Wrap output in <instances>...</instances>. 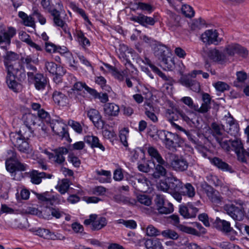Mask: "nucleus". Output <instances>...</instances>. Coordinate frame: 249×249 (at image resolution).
<instances>
[{
	"mask_svg": "<svg viewBox=\"0 0 249 249\" xmlns=\"http://www.w3.org/2000/svg\"><path fill=\"white\" fill-rule=\"evenodd\" d=\"M159 135L167 149L174 150L177 147L179 146L180 140L176 134L164 130L160 131Z\"/></svg>",
	"mask_w": 249,
	"mask_h": 249,
	"instance_id": "obj_5",
	"label": "nucleus"
},
{
	"mask_svg": "<svg viewBox=\"0 0 249 249\" xmlns=\"http://www.w3.org/2000/svg\"><path fill=\"white\" fill-rule=\"evenodd\" d=\"M19 55L12 51H7L5 54L3 56L4 65L12 64L13 63L18 60L19 59Z\"/></svg>",
	"mask_w": 249,
	"mask_h": 249,
	"instance_id": "obj_33",
	"label": "nucleus"
},
{
	"mask_svg": "<svg viewBox=\"0 0 249 249\" xmlns=\"http://www.w3.org/2000/svg\"><path fill=\"white\" fill-rule=\"evenodd\" d=\"M16 34V30L13 27L6 29L4 26H0V45L4 43L10 45L11 39Z\"/></svg>",
	"mask_w": 249,
	"mask_h": 249,
	"instance_id": "obj_10",
	"label": "nucleus"
},
{
	"mask_svg": "<svg viewBox=\"0 0 249 249\" xmlns=\"http://www.w3.org/2000/svg\"><path fill=\"white\" fill-rule=\"evenodd\" d=\"M236 81L233 82L234 86L237 87L239 85V83H243L247 79V74L246 72L243 71H237L236 73Z\"/></svg>",
	"mask_w": 249,
	"mask_h": 249,
	"instance_id": "obj_54",
	"label": "nucleus"
},
{
	"mask_svg": "<svg viewBox=\"0 0 249 249\" xmlns=\"http://www.w3.org/2000/svg\"><path fill=\"white\" fill-rule=\"evenodd\" d=\"M107 220L106 218L104 217H99L97 216L93 220L92 223V226L91 227V229L93 231H98L104 227L107 224Z\"/></svg>",
	"mask_w": 249,
	"mask_h": 249,
	"instance_id": "obj_36",
	"label": "nucleus"
},
{
	"mask_svg": "<svg viewBox=\"0 0 249 249\" xmlns=\"http://www.w3.org/2000/svg\"><path fill=\"white\" fill-rule=\"evenodd\" d=\"M45 67L48 71L53 74L64 75L65 73L62 67L58 66L53 62H46Z\"/></svg>",
	"mask_w": 249,
	"mask_h": 249,
	"instance_id": "obj_27",
	"label": "nucleus"
},
{
	"mask_svg": "<svg viewBox=\"0 0 249 249\" xmlns=\"http://www.w3.org/2000/svg\"><path fill=\"white\" fill-rule=\"evenodd\" d=\"M95 173L98 176H103L106 178H100L99 180L101 182H107L111 178V172L109 171L105 170H96Z\"/></svg>",
	"mask_w": 249,
	"mask_h": 249,
	"instance_id": "obj_48",
	"label": "nucleus"
},
{
	"mask_svg": "<svg viewBox=\"0 0 249 249\" xmlns=\"http://www.w3.org/2000/svg\"><path fill=\"white\" fill-rule=\"evenodd\" d=\"M202 99L203 103L200 107L198 105L195 108V110L201 113L208 112L211 108V99L210 94H202Z\"/></svg>",
	"mask_w": 249,
	"mask_h": 249,
	"instance_id": "obj_22",
	"label": "nucleus"
},
{
	"mask_svg": "<svg viewBox=\"0 0 249 249\" xmlns=\"http://www.w3.org/2000/svg\"><path fill=\"white\" fill-rule=\"evenodd\" d=\"M136 5L137 9L145 11L149 13H151L153 11L152 6L149 4L139 2L136 3Z\"/></svg>",
	"mask_w": 249,
	"mask_h": 249,
	"instance_id": "obj_59",
	"label": "nucleus"
},
{
	"mask_svg": "<svg viewBox=\"0 0 249 249\" xmlns=\"http://www.w3.org/2000/svg\"><path fill=\"white\" fill-rule=\"evenodd\" d=\"M180 229L182 231L185 232L187 233L196 236H199V231H196L194 228L185 226H181Z\"/></svg>",
	"mask_w": 249,
	"mask_h": 249,
	"instance_id": "obj_61",
	"label": "nucleus"
},
{
	"mask_svg": "<svg viewBox=\"0 0 249 249\" xmlns=\"http://www.w3.org/2000/svg\"><path fill=\"white\" fill-rule=\"evenodd\" d=\"M36 196L39 200L46 202L47 204H52V201L53 200V198L48 197L47 193L41 194H37Z\"/></svg>",
	"mask_w": 249,
	"mask_h": 249,
	"instance_id": "obj_62",
	"label": "nucleus"
},
{
	"mask_svg": "<svg viewBox=\"0 0 249 249\" xmlns=\"http://www.w3.org/2000/svg\"><path fill=\"white\" fill-rule=\"evenodd\" d=\"M181 110L178 109L176 108H172L171 109H168L166 110V114L168 117L169 121L173 125H176L180 130H183L185 134L188 136V138L191 140L193 139L191 138V134L189 132L183 129L180 126L176 124L173 123L174 121L178 120L180 118V114Z\"/></svg>",
	"mask_w": 249,
	"mask_h": 249,
	"instance_id": "obj_11",
	"label": "nucleus"
},
{
	"mask_svg": "<svg viewBox=\"0 0 249 249\" xmlns=\"http://www.w3.org/2000/svg\"><path fill=\"white\" fill-rule=\"evenodd\" d=\"M183 185L182 182L176 177H168L164 181L160 182L159 188L165 192L180 191Z\"/></svg>",
	"mask_w": 249,
	"mask_h": 249,
	"instance_id": "obj_3",
	"label": "nucleus"
},
{
	"mask_svg": "<svg viewBox=\"0 0 249 249\" xmlns=\"http://www.w3.org/2000/svg\"><path fill=\"white\" fill-rule=\"evenodd\" d=\"M170 166L173 170L181 172L187 170L189 163L187 160L182 156L172 155Z\"/></svg>",
	"mask_w": 249,
	"mask_h": 249,
	"instance_id": "obj_6",
	"label": "nucleus"
},
{
	"mask_svg": "<svg viewBox=\"0 0 249 249\" xmlns=\"http://www.w3.org/2000/svg\"><path fill=\"white\" fill-rule=\"evenodd\" d=\"M88 116L98 129H103L105 122L102 119L99 112L96 109L91 108L87 113Z\"/></svg>",
	"mask_w": 249,
	"mask_h": 249,
	"instance_id": "obj_12",
	"label": "nucleus"
},
{
	"mask_svg": "<svg viewBox=\"0 0 249 249\" xmlns=\"http://www.w3.org/2000/svg\"><path fill=\"white\" fill-rule=\"evenodd\" d=\"M28 137H30V135L24 134L21 130L18 133H11L10 135V140L13 144L23 153L28 152L29 146L26 141Z\"/></svg>",
	"mask_w": 249,
	"mask_h": 249,
	"instance_id": "obj_2",
	"label": "nucleus"
},
{
	"mask_svg": "<svg viewBox=\"0 0 249 249\" xmlns=\"http://www.w3.org/2000/svg\"><path fill=\"white\" fill-rule=\"evenodd\" d=\"M224 53L229 56H233L235 54L246 57L248 55V51L246 48L238 44L232 43L226 46L224 50Z\"/></svg>",
	"mask_w": 249,
	"mask_h": 249,
	"instance_id": "obj_7",
	"label": "nucleus"
},
{
	"mask_svg": "<svg viewBox=\"0 0 249 249\" xmlns=\"http://www.w3.org/2000/svg\"><path fill=\"white\" fill-rule=\"evenodd\" d=\"M160 214H168L172 213L173 210V205L169 202L165 203L164 205L157 209Z\"/></svg>",
	"mask_w": 249,
	"mask_h": 249,
	"instance_id": "obj_47",
	"label": "nucleus"
},
{
	"mask_svg": "<svg viewBox=\"0 0 249 249\" xmlns=\"http://www.w3.org/2000/svg\"><path fill=\"white\" fill-rule=\"evenodd\" d=\"M142 229L148 236H157L161 234V232L152 225H149L146 228L142 227Z\"/></svg>",
	"mask_w": 249,
	"mask_h": 249,
	"instance_id": "obj_42",
	"label": "nucleus"
},
{
	"mask_svg": "<svg viewBox=\"0 0 249 249\" xmlns=\"http://www.w3.org/2000/svg\"><path fill=\"white\" fill-rule=\"evenodd\" d=\"M4 66L7 72L6 78H13L15 79L19 71V69L18 68H15L14 64Z\"/></svg>",
	"mask_w": 249,
	"mask_h": 249,
	"instance_id": "obj_45",
	"label": "nucleus"
},
{
	"mask_svg": "<svg viewBox=\"0 0 249 249\" xmlns=\"http://www.w3.org/2000/svg\"><path fill=\"white\" fill-rule=\"evenodd\" d=\"M84 141L89 144L90 147L93 148H98L102 151L105 150V148L103 145L100 142L98 138L93 135L86 136L84 138Z\"/></svg>",
	"mask_w": 249,
	"mask_h": 249,
	"instance_id": "obj_26",
	"label": "nucleus"
},
{
	"mask_svg": "<svg viewBox=\"0 0 249 249\" xmlns=\"http://www.w3.org/2000/svg\"><path fill=\"white\" fill-rule=\"evenodd\" d=\"M54 153L53 161L55 163L61 165L65 161L64 155H66L68 153V150L65 147H60L53 150Z\"/></svg>",
	"mask_w": 249,
	"mask_h": 249,
	"instance_id": "obj_21",
	"label": "nucleus"
},
{
	"mask_svg": "<svg viewBox=\"0 0 249 249\" xmlns=\"http://www.w3.org/2000/svg\"><path fill=\"white\" fill-rule=\"evenodd\" d=\"M168 18L167 24L169 26H177L178 25L180 17L176 14L169 11L168 12Z\"/></svg>",
	"mask_w": 249,
	"mask_h": 249,
	"instance_id": "obj_41",
	"label": "nucleus"
},
{
	"mask_svg": "<svg viewBox=\"0 0 249 249\" xmlns=\"http://www.w3.org/2000/svg\"><path fill=\"white\" fill-rule=\"evenodd\" d=\"M168 165L167 162L165 161L164 164L158 163L154 164L155 171L153 174V177L156 178H160V177H165L167 174V170L165 167Z\"/></svg>",
	"mask_w": 249,
	"mask_h": 249,
	"instance_id": "obj_30",
	"label": "nucleus"
},
{
	"mask_svg": "<svg viewBox=\"0 0 249 249\" xmlns=\"http://www.w3.org/2000/svg\"><path fill=\"white\" fill-rule=\"evenodd\" d=\"M198 210L192 203H188V206H180L179 213L185 218L195 217Z\"/></svg>",
	"mask_w": 249,
	"mask_h": 249,
	"instance_id": "obj_14",
	"label": "nucleus"
},
{
	"mask_svg": "<svg viewBox=\"0 0 249 249\" xmlns=\"http://www.w3.org/2000/svg\"><path fill=\"white\" fill-rule=\"evenodd\" d=\"M243 146L241 141L240 140L236 139L232 141L231 142V149L235 151L238 158L242 157L243 158Z\"/></svg>",
	"mask_w": 249,
	"mask_h": 249,
	"instance_id": "obj_34",
	"label": "nucleus"
},
{
	"mask_svg": "<svg viewBox=\"0 0 249 249\" xmlns=\"http://www.w3.org/2000/svg\"><path fill=\"white\" fill-rule=\"evenodd\" d=\"M27 75L29 80H34V85L36 89L42 90L46 87L47 79L43 74L36 73L34 74L33 72H28Z\"/></svg>",
	"mask_w": 249,
	"mask_h": 249,
	"instance_id": "obj_8",
	"label": "nucleus"
},
{
	"mask_svg": "<svg viewBox=\"0 0 249 249\" xmlns=\"http://www.w3.org/2000/svg\"><path fill=\"white\" fill-rule=\"evenodd\" d=\"M105 66L116 79L119 81L123 80L124 75L122 72L119 71L115 67L107 64H105Z\"/></svg>",
	"mask_w": 249,
	"mask_h": 249,
	"instance_id": "obj_46",
	"label": "nucleus"
},
{
	"mask_svg": "<svg viewBox=\"0 0 249 249\" xmlns=\"http://www.w3.org/2000/svg\"><path fill=\"white\" fill-rule=\"evenodd\" d=\"M120 111L119 107L114 103H107L104 106V112L106 116L116 117Z\"/></svg>",
	"mask_w": 249,
	"mask_h": 249,
	"instance_id": "obj_25",
	"label": "nucleus"
},
{
	"mask_svg": "<svg viewBox=\"0 0 249 249\" xmlns=\"http://www.w3.org/2000/svg\"><path fill=\"white\" fill-rule=\"evenodd\" d=\"M218 34L216 30H207L201 35V39L206 44L217 45L218 43Z\"/></svg>",
	"mask_w": 249,
	"mask_h": 249,
	"instance_id": "obj_13",
	"label": "nucleus"
},
{
	"mask_svg": "<svg viewBox=\"0 0 249 249\" xmlns=\"http://www.w3.org/2000/svg\"><path fill=\"white\" fill-rule=\"evenodd\" d=\"M211 134L216 141H220L222 138H226L227 135L223 132L224 126L216 123H213L211 125Z\"/></svg>",
	"mask_w": 249,
	"mask_h": 249,
	"instance_id": "obj_16",
	"label": "nucleus"
},
{
	"mask_svg": "<svg viewBox=\"0 0 249 249\" xmlns=\"http://www.w3.org/2000/svg\"><path fill=\"white\" fill-rule=\"evenodd\" d=\"M6 83L8 87L15 92H20L21 85L17 83L15 79L13 78H6Z\"/></svg>",
	"mask_w": 249,
	"mask_h": 249,
	"instance_id": "obj_43",
	"label": "nucleus"
},
{
	"mask_svg": "<svg viewBox=\"0 0 249 249\" xmlns=\"http://www.w3.org/2000/svg\"><path fill=\"white\" fill-rule=\"evenodd\" d=\"M29 174L31 182L34 184H40L41 182L42 178H51L52 177L51 174H48L43 172H39L35 170L29 172Z\"/></svg>",
	"mask_w": 249,
	"mask_h": 249,
	"instance_id": "obj_17",
	"label": "nucleus"
},
{
	"mask_svg": "<svg viewBox=\"0 0 249 249\" xmlns=\"http://www.w3.org/2000/svg\"><path fill=\"white\" fill-rule=\"evenodd\" d=\"M223 209L234 220L241 221L244 217V208L241 201L226 204L223 206Z\"/></svg>",
	"mask_w": 249,
	"mask_h": 249,
	"instance_id": "obj_1",
	"label": "nucleus"
},
{
	"mask_svg": "<svg viewBox=\"0 0 249 249\" xmlns=\"http://www.w3.org/2000/svg\"><path fill=\"white\" fill-rule=\"evenodd\" d=\"M161 61L162 63V65L164 69H166L169 71H172L174 68V60L172 58H171L169 55L162 59Z\"/></svg>",
	"mask_w": 249,
	"mask_h": 249,
	"instance_id": "obj_52",
	"label": "nucleus"
},
{
	"mask_svg": "<svg viewBox=\"0 0 249 249\" xmlns=\"http://www.w3.org/2000/svg\"><path fill=\"white\" fill-rule=\"evenodd\" d=\"M138 201L141 204L146 206H149L151 204V199L146 195H139L138 196Z\"/></svg>",
	"mask_w": 249,
	"mask_h": 249,
	"instance_id": "obj_64",
	"label": "nucleus"
},
{
	"mask_svg": "<svg viewBox=\"0 0 249 249\" xmlns=\"http://www.w3.org/2000/svg\"><path fill=\"white\" fill-rule=\"evenodd\" d=\"M181 192L183 196H187L189 197H193L196 194L195 188L189 183L182 186Z\"/></svg>",
	"mask_w": 249,
	"mask_h": 249,
	"instance_id": "obj_39",
	"label": "nucleus"
},
{
	"mask_svg": "<svg viewBox=\"0 0 249 249\" xmlns=\"http://www.w3.org/2000/svg\"><path fill=\"white\" fill-rule=\"evenodd\" d=\"M114 201L118 203H123L124 204L134 205L136 201L134 199L130 198L121 194L115 195L113 197Z\"/></svg>",
	"mask_w": 249,
	"mask_h": 249,
	"instance_id": "obj_37",
	"label": "nucleus"
},
{
	"mask_svg": "<svg viewBox=\"0 0 249 249\" xmlns=\"http://www.w3.org/2000/svg\"><path fill=\"white\" fill-rule=\"evenodd\" d=\"M181 11L187 18H192L195 15V11L193 8L189 5L184 4L182 6Z\"/></svg>",
	"mask_w": 249,
	"mask_h": 249,
	"instance_id": "obj_56",
	"label": "nucleus"
},
{
	"mask_svg": "<svg viewBox=\"0 0 249 249\" xmlns=\"http://www.w3.org/2000/svg\"><path fill=\"white\" fill-rule=\"evenodd\" d=\"M5 166L7 171L11 173L12 177H13V179L17 180L23 178L22 174L18 171H25L28 167L26 164L20 162L18 159L14 161V163H9L8 160H6Z\"/></svg>",
	"mask_w": 249,
	"mask_h": 249,
	"instance_id": "obj_4",
	"label": "nucleus"
},
{
	"mask_svg": "<svg viewBox=\"0 0 249 249\" xmlns=\"http://www.w3.org/2000/svg\"><path fill=\"white\" fill-rule=\"evenodd\" d=\"M35 234L45 239H49L51 231L45 229L38 228L34 231Z\"/></svg>",
	"mask_w": 249,
	"mask_h": 249,
	"instance_id": "obj_57",
	"label": "nucleus"
},
{
	"mask_svg": "<svg viewBox=\"0 0 249 249\" xmlns=\"http://www.w3.org/2000/svg\"><path fill=\"white\" fill-rule=\"evenodd\" d=\"M211 163L217 168L223 171L233 173L234 172L232 168L226 162L223 161L219 158L214 157L211 160Z\"/></svg>",
	"mask_w": 249,
	"mask_h": 249,
	"instance_id": "obj_24",
	"label": "nucleus"
},
{
	"mask_svg": "<svg viewBox=\"0 0 249 249\" xmlns=\"http://www.w3.org/2000/svg\"><path fill=\"white\" fill-rule=\"evenodd\" d=\"M53 99L59 106H64L68 103V98L65 94H53Z\"/></svg>",
	"mask_w": 249,
	"mask_h": 249,
	"instance_id": "obj_44",
	"label": "nucleus"
},
{
	"mask_svg": "<svg viewBox=\"0 0 249 249\" xmlns=\"http://www.w3.org/2000/svg\"><path fill=\"white\" fill-rule=\"evenodd\" d=\"M50 126L53 132L61 139H65L66 140L70 139L69 133L66 129V126L64 123L58 120H53L50 123Z\"/></svg>",
	"mask_w": 249,
	"mask_h": 249,
	"instance_id": "obj_9",
	"label": "nucleus"
},
{
	"mask_svg": "<svg viewBox=\"0 0 249 249\" xmlns=\"http://www.w3.org/2000/svg\"><path fill=\"white\" fill-rule=\"evenodd\" d=\"M72 89L74 91L85 92L86 91L89 93H98L95 89L89 87L85 83L81 82H76Z\"/></svg>",
	"mask_w": 249,
	"mask_h": 249,
	"instance_id": "obj_31",
	"label": "nucleus"
},
{
	"mask_svg": "<svg viewBox=\"0 0 249 249\" xmlns=\"http://www.w3.org/2000/svg\"><path fill=\"white\" fill-rule=\"evenodd\" d=\"M216 227L217 229L225 233H228L232 230L229 222L220 218L216 219Z\"/></svg>",
	"mask_w": 249,
	"mask_h": 249,
	"instance_id": "obj_35",
	"label": "nucleus"
},
{
	"mask_svg": "<svg viewBox=\"0 0 249 249\" xmlns=\"http://www.w3.org/2000/svg\"><path fill=\"white\" fill-rule=\"evenodd\" d=\"M69 188V182L67 180H63L58 187V191L61 194H64L67 192Z\"/></svg>",
	"mask_w": 249,
	"mask_h": 249,
	"instance_id": "obj_63",
	"label": "nucleus"
},
{
	"mask_svg": "<svg viewBox=\"0 0 249 249\" xmlns=\"http://www.w3.org/2000/svg\"><path fill=\"white\" fill-rule=\"evenodd\" d=\"M205 193L212 202L216 204H219L222 197L219 193L210 185H206L204 188Z\"/></svg>",
	"mask_w": 249,
	"mask_h": 249,
	"instance_id": "obj_18",
	"label": "nucleus"
},
{
	"mask_svg": "<svg viewBox=\"0 0 249 249\" xmlns=\"http://www.w3.org/2000/svg\"><path fill=\"white\" fill-rule=\"evenodd\" d=\"M18 16L23 21V24L26 26L35 27V23L31 16H28L26 13L20 11L18 13Z\"/></svg>",
	"mask_w": 249,
	"mask_h": 249,
	"instance_id": "obj_40",
	"label": "nucleus"
},
{
	"mask_svg": "<svg viewBox=\"0 0 249 249\" xmlns=\"http://www.w3.org/2000/svg\"><path fill=\"white\" fill-rule=\"evenodd\" d=\"M50 13L53 17V21L55 26L61 27L65 33L67 31V24L60 18V13L55 9L50 11Z\"/></svg>",
	"mask_w": 249,
	"mask_h": 249,
	"instance_id": "obj_23",
	"label": "nucleus"
},
{
	"mask_svg": "<svg viewBox=\"0 0 249 249\" xmlns=\"http://www.w3.org/2000/svg\"><path fill=\"white\" fill-rule=\"evenodd\" d=\"M129 130L128 128L124 127L120 131V138L122 144L125 147L128 146L127 138L128 136Z\"/></svg>",
	"mask_w": 249,
	"mask_h": 249,
	"instance_id": "obj_55",
	"label": "nucleus"
},
{
	"mask_svg": "<svg viewBox=\"0 0 249 249\" xmlns=\"http://www.w3.org/2000/svg\"><path fill=\"white\" fill-rule=\"evenodd\" d=\"M23 120L26 126L28 128L30 133L33 131L31 128L32 125H35L40 123L41 120L35 114L28 113L23 116Z\"/></svg>",
	"mask_w": 249,
	"mask_h": 249,
	"instance_id": "obj_20",
	"label": "nucleus"
},
{
	"mask_svg": "<svg viewBox=\"0 0 249 249\" xmlns=\"http://www.w3.org/2000/svg\"><path fill=\"white\" fill-rule=\"evenodd\" d=\"M21 60L24 64H26L27 69L32 71V72L36 71V68L32 64V62H35V60L30 55H27L25 58H22Z\"/></svg>",
	"mask_w": 249,
	"mask_h": 249,
	"instance_id": "obj_49",
	"label": "nucleus"
},
{
	"mask_svg": "<svg viewBox=\"0 0 249 249\" xmlns=\"http://www.w3.org/2000/svg\"><path fill=\"white\" fill-rule=\"evenodd\" d=\"M170 53L169 50L164 45L159 44L155 48L154 54L160 60L169 56Z\"/></svg>",
	"mask_w": 249,
	"mask_h": 249,
	"instance_id": "obj_28",
	"label": "nucleus"
},
{
	"mask_svg": "<svg viewBox=\"0 0 249 249\" xmlns=\"http://www.w3.org/2000/svg\"><path fill=\"white\" fill-rule=\"evenodd\" d=\"M161 234L165 238L176 240L178 238V234L175 231L167 229L161 232Z\"/></svg>",
	"mask_w": 249,
	"mask_h": 249,
	"instance_id": "obj_53",
	"label": "nucleus"
},
{
	"mask_svg": "<svg viewBox=\"0 0 249 249\" xmlns=\"http://www.w3.org/2000/svg\"><path fill=\"white\" fill-rule=\"evenodd\" d=\"M210 58L215 62H223L226 60V56L216 49H211L208 53Z\"/></svg>",
	"mask_w": 249,
	"mask_h": 249,
	"instance_id": "obj_29",
	"label": "nucleus"
},
{
	"mask_svg": "<svg viewBox=\"0 0 249 249\" xmlns=\"http://www.w3.org/2000/svg\"><path fill=\"white\" fill-rule=\"evenodd\" d=\"M180 83L190 88L193 92H198L200 89L199 83L188 76H182L180 79Z\"/></svg>",
	"mask_w": 249,
	"mask_h": 249,
	"instance_id": "obj_15",
	"label": "nucleus"
},
{
	"mask_svg": "<svg viewBox=\"0 0 249 249\" xmlns=\"http://www.w3.org/2000/svg\"><path fill=\"white\" fill-rule=\"evenodd\" d=\"M38 132L39 133L40 135L44 138L48 136L49 133V129L45 125V124L41 121L40 123L38 124Z\"/></svg>",
	"mask_w": 249,
	"mask_h": 249,
	"instance_id": "obj_60",
	"label": "nucleus"
},
{
	"mask_svg": "<svg viewBox=\"0 0 249 249\" xmlns=\"http://www.w3.org/2000/svg\"><path fill=\"white\" fill-rule=\"evenodd\" d=\"M146 249H163L162 244L159 239H148L144 243Z\"/></svg>",
	"mask_w": 249,
	"mask_h": 249,
	"instance_id": "obj_38",
	"label": "nucleus"
},
{
	"mask_svg": "<svg viewBox=\"0 0 249 249\" xmlns=\"http://www.w3.org/2000/svg\"><path fill=\"white\" fill-rule=\"evenodd\" d=\"M225 139L226 138H222L220 141H216V142L223 149L229 151L231 149V141Z\"/></svg>",
	"mask_w": 249,
	"mask_h": 249,
	"instance_id": "obj_58",
	"label": "nucleus"
},
{
	"mask_svg": "<svg viewBox=\"0 0 249 249\" xmlns=\"http://www.w3.org/2000/svg\"><path fill=\"white\" fill-rule=\"evenodd\" d=\"M131 21L137 22L143 26L147 25L153 26L155 24L156 20L153 18L145 16L143 14H139L137 16H133L130 18Z\"/></svg>",
	"mask_w": 249,
	"mask_h": 249,
	"instance_id": "obj_19",
	"label": "nucleus"
},
{
	"mask_svg": "<svg viewBox=\"0 0 249 249\" xmlns=\"http://www.w3.org/2000/svg\"><path fill=\"white\" fill-rule=\"evenodd\" d=\"M76 34L77 40L80 45L83 47L87 45L89 46L90 42L89 40L85 36L84 33L82 32L81 31H77Z\"/></svg>",
	"mask_w": 249,
	"mask_h": 249,
	"instance_id": "obj_51",
	"label": "nucleus"
},
{
	"mask_svg": "<svg viewBox=\"0 0 249 249\" xmlns=\"http://www.w3.org/2000/svg\"><path fill=\"white\" fill-rule=\"evenodd\" d=\"M216 90L219 92H224L230 90V86L228 84L222 81H218L213 84Z\"/></svg>",
	"mask_w": 249,
	"mask_h": 249,
	"instance_id": "obj_50",
	"label": "nucleus"
},
{
	"mask_svg": "<svg viewBox=\"0 0 249 249\" xmlns=\"http://www.w3.org/2000/svg\"><path fill=\"white\" fill-rule=\"evenodd\" d=\"M147 152L153 160H156L158 163L164 164L165 163V160L162 158L158 150L154 147H149L147 149Z\"/></svg>",
	"mask_w": 249,
	"mask_h": 249,
	"instance_id": "obj_32",
	"label": "nucleus"
}]
</instances>
